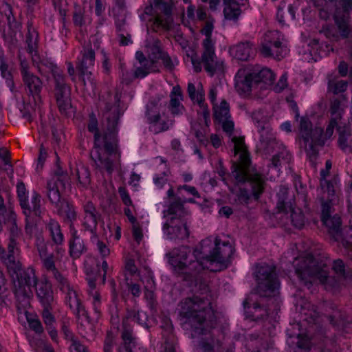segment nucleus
Listing matches in <instances>:
<instances>
[{
    "mask_svg": "<svg viewBox=\"0 0 352 352\" xmlns=\"http://www.w3.org/2000/svg\"><path fill=\"white\" fill-rule=\"evenodd\" d=\"M98 108L107 121V131L102 136L98 128V120L92 112L89 116L88 131L94 134V151L91 160L98 166L99 161L104 168L111 174L120 165L121 153L117 137L118 124L122 113L118 95L107 92L100 98Z\"/></svg>",
    "mask_w": 352,
    "mask_h": 352,
    "instance_id": "1",
    "label": "nucleus"
},
{
    "mask_svg": "<svg viewBox=\"0 0 352 352\" xmlns=\"http://www.w3.org/2000/svg\"><path fill=\"white\" fill-rule=\"evenodd\" d=\"M203 296L194 295L183 299L179 303V315L184 323L191 327L195 333H206L217 326L215 312L211 306V299L208 295L209 287L206 283L199 285Z\"/></svg>",
    "mask_w": 352,
    "mask_h": 352,
    "instance_id": "2",
    "label": "nucleus"
},
{
    "mask_svg": "<svg viewBox=\"0 0 352 352\" xmlns=\"http://www.w3.org/2000/svg\"><path fill=\"white\" fill-rule=\"evenodd\" d=\"M212 241L210 239L202 240L199 247H196L192 252L194 260L188 261L191 250L188 245H182L172 249L166 254L168 263L172 266L173 270L178 276H182L186 281H192L197 274H200L206 268L202 261V254H205V246H210Z\"/></svg>",
    "mask_w": 352,
    "mask_h": 352,
    "instance_id": "3",
    "label": "nucleus"
},
{
    "mask_svg": "<svg viewBox=\"0 0 352 352\" xmlns=\"http://www.w3.org/2000/svg\"><path fill=\"white\" fill-rule=\"evenodd\" d=\"M296 274L302 283L308 288L312 285L313 280L317 278L326 290L333 294L340 290L341 282L343 280L340 277L331 273L329 266L319 263L310 254L298 260L296 266Z\"/></svg>",
    "mask_w": 352,
    "mask_h": 352,
    "instance_id": "4",
    "label": "nucleus"
},
{
    "mask_svg": "<svg viewBox=\"0 0 352 352\" xmlns=\"http://www.w3.org/2000/svg\"><path fill=\"white\" fill-rule=\"evenodd\" d=\"M1 261L12 276L13 293L19 306L25 309L30 305V300L33 296L32 288L40 281L35 274L34 268H22L19 257L14 259Z\"/></svg>",
    "mask_w": 352,
    "mask_h": 352,
    "instance_id": "5",
    "label": "nucleus"
},
{
    "mask_svg": "<svg viewBox=\"0 0 352 352\" xmlns=\"http://www.w3.org/2000/svg\"><path fill=\"white\" fill-rule=\"evenodd\" d=\"M241 165H238L232 170V176L236 185L249 184L251 192L254 200L258 201L264 192L266 186L265 177L257 172L251 173L248 157L243 155Z\"/></svg>",
    "mask_w": 352,
    "mask_h": 352,
    "instance_id": "6",
    "label": "nucleus"
},
{
    "mask_svg": "<svg viewBox=\"0 0 352 352\" xmlns=\"http://www.w3.org/2000/svg\"><path fill=\"white\" fill-rule=\"evenodd\" d=\"M256 280L257 282L256 292L261 298L274 296L279 287V281L274 265L263 263L257 266Z\"/></svg>",
    "mask_w": 352,
    "mask_h": 352,
    "instance_id": "7",
    "label": "nucleus"
},
{
    "mask_svg": "<svg viewBox=\"0 0 352 352\" xmlns=\"http://www.w3.org/2000/svg\"><path fill=\"white\" fill-rule=\"evenodd\" d=\"M36 296L42 307L41 316L44 322L53 321V310L56 301L52 285L47 278H43L36 285Z\"/></svg>",
    "mask_w": 352,
    "mask_h": 352,
    "instance_id": "8",
    "label": "nucleus"
},
{
    "mask_svg": "<svg viewBox=\"0 0 352 352\" xmlns=\"http://www.w3.org/2000/svg\"><path fill=\"white\" fill-rule=\"evenodd\" d=\"M206 247L205 246V248ZM205 251V254H202V261L204 262V265H206L207 263H210V265L213 263H217L219 265V267L216 270L211 269L210 270L221 271L228 267V263L234 249L228 241L221 242V240L217 237L212 250L209 251V254L207 253L206 249Z\"/></svg>",
    "mask_w": 352,
    "mask_h": 352,
    "instance_id": "9",
    "label": "nucleus"
},
{
    "mask_svg": "<svg viewBox=\"0 0 352 352\" xmlns=\"http://www.w3.org/2000/svg\"><path fill=\"white\" fill-rule=\"evenodd\" d=\"M94 63L95 51L91 45L90 43L83 45L76 63V68L78 73L79 80L84 87L87 85V80L93 88L95 87L92 73L89 70L94 65Z\"/></svg>",
    "mask_w": 352,
    "mask_h": 352,
    "instance_id": "10",
    "label": "nucleus"
},
{
    "mask_svg": "<svg viewBox=\"0 0 352 352\" xmlns=\"http://www.w3.org/2000/svg\"><path fill=\"white\" fill-rule=\"evenodd\" d=\"M54 84L53 94L58 109L62 115L67 116L72 108L71 87L66 83L64 75L57 74Z\"/></svg>",
    "mask_w": 352,
    "mask_h": 352,
    "instance_id": "11",
    "label": "nucleus"
},
{
    "mask_svg": "<svg viewBox=\"0 0 352 352\" xmlns=\"http://www.w3.org/2000/svg\"><path fill=\"white\" fill-rule=\"evenodd\" d=\"M341 7H336L333 18L338 30L343 38L352 36V25L350 11L352 10V0H340Z\"/></svg>",
    "mask_w": 352,
    "mask_h": 352,
    "instance_id": "12",
    "label": "nucleus"
},
{
    "mask_svg": "<svg viewBox=\"0 0 352 352\" xmlns=\"http://www.w3.org/2000/svg\"><path fill=\"white\" fill-rule=\"evenodd\" d=\"M252 118L258 128L260 133V141L262 147L266 153H270L274 151L278 142L267 123L265 122L264 116L259 111L252 113Z\"/></svg>",
    "mask_w": 352,
    "mask_h": 352,
    "instance_id": "13",
    "label": "nucleus"
},
{
    "mask_svg": "<svg viewBox=\"0 0 352 352\" xmlns=\"http://www.w3.org/2000/svg\"><path fill=\"white\" fill-rule=\"evenodd\" d=\"M67 179V173L58 168L55 171L54 175L47 182L46 195L52 205H55L58 208L61 207L60 188H65Z\"/></svg>",
    "mask_w": 352,
    "mask_h": 352,
    "instance_id": "14",
    "label": "nucleus"
},
{
    "mask_svg": "<svg viewBox=\"0 0 352 352\" xmlns=\"http://www.w3.org/2000/svg\"><path fill=\"white\" fill-rule=\"evenodd\" d=\"M331 199L322 201L321 203V221L328 228L329 234L333 239L338 241L341 238L342 221L339 215H331L332 202Z\"/></svg>",
    "mask_w": 352,
    "mask_h": 352,
    "instance_id": "15",
    "label": "nucleus"
},
{
    "mask_svg": "<svg viewBox=\"0 0 352 352\" xmlns=\"http://www.w3.org/2000/svg\"><path fill=\"white\" fill-rule=\"evenodd\" d=\"M164 53L160 41L156 39L149 47L148 57L142 51H138L135 53V58L138 63L142 65L149 74L151 72H158L160 70L157 64Z\"/></svg>",
    "mask_w": 352,
    "mask_h": 352,
    "instance_id": "16",
    "label": "nucleus"
},
{
    "mask_svg": "<svg viewBox=\"0 0 352 352\" xmlns=\"http://www.w3.org/2000/svg\"><path fill=\"white\" fill-rule=\"evenodd\" d=\"M277 35V32L265 34V43L260 49L261 54L264 57L274 56L275 58L280 60L287 54L289 50L287 46L283 45Z\"/></svg>",
    "mask_w": 352,
    "mask_h": 352,
    "instance_id": "17",
    "label": "nucleus"
},
{
    "mask_svg": "<svg viewBox=\"0 0 352 352\" xmlns=\"http://www.w3.org/2000/svg\"><path fill=\"white\" fill-rule=\"evenodd\" d=\"M166 238L175 242L184 241L189 237L190 231L186 220L174 221L168 218L162 228Z\"/></svg>",
    "mask_w": 352,
    "mask_h": 352,
    "instance_id": "18",
    "label": "nucleus"
},
{
    "mask_svg": "<svg viewBox=\"0 0 352 352\" xmlns=\"http://www.w3.org/2000/svg\"><path fill=\"white\" fill-rule=\"evenodd\" d=\"M16 190L20 206L26 217H30L32 213H34L35 216H40L41 213V195L38 192H34L31 201L32 206H30L26 196L25 186L22 182L17 184Z\"/></svg>",
    "mask_w": 352,
    "mask_h": 352,
    "instance_id": "19",
    "label": "nucleus"
},
{
    "mask_svg": "<svg viewBox=\"0 0 352 352\" xmlns=\"http://www.w3.org/2000/svg\"><path fill=\"white\" fill-rule=\"evenodd\" d=\"M159 99L151 100L146 104V116L148 122L150 124L149 131L157 134L166 131L169 129L168 123L162 120L160 122L161 116L158 108Z\"/></svg>",
    "mask_w": 352,
    "mask_h": 352,
    "instance_id": "20",
    "label": "nucleus"
},
{
    "mask_svg": "<svg viewBox=\"0 0 352 352\" xmlns=\"http://www.w3.org/2000/svg\"><path fill=\"white\" fill-rule=\"evenodd\" d=\"M10 228V238L7 249L0 247V258L1 261L14 259L19 257L20 250L19 248V239L21 237V232L16 224V220L11 222ZM10 263V261H8Z\"/></svg>",
    "mask_w": 352,
    "mask_h": 352,
    "instance_id": "21",
    "label": "nucleus"
},
{
    "mask_svg": "<svg viewBox=\"0 0 352 352\" xmlns=\"http://www.w3.org/2000/svg\"><path fill=\"white\" fill-rule=\"evenodd\" d=\"M155 6L160 10L164 14V17L157 15L153 21L151 25V29L157 32L160 28L169 30L171 28L173 19L172 18V7L166 0H155Z\"/></svg>",
    "mask_w": 352,
    "mask_h": 352,
    "instance_id": "22",
    "label": "nucleus"
},
{
    "mask_svg": "<svg viewBox=\"0 0 352 352\" xmlns=\"http://www.w3.org/2000/svg\"><path fill=\"white\" fill-rule=\"evenodd\" d=\"M202 47L201 62L205 70L212 76L221 68V64L216 60L214 42L202 41Z\"/></svg>",
    "mask_w": 352,
    "mask_h": 352,
    "instance_id": "23",
    "label": "nucleus"
},
{
    "mask_svg": "<svg viewBox=\"0 0 352 352\" xmlns=\"http://www.w3.org/2000/svg\"><path fill=\"white\" fill-rule=\"evenodd\" d=\"M120 338L121 341L116 348V351L135 352L138 339L133 332V327H129L124 322V325H122Z\"/></svg>",
    "mask_w": 352,
    "mask_h": 352,
    "instance_id": "24",
    "label": "nucleus"
},
{
    "mask_svg": "<svg viewBox=\"0 0 352 352\" xmlns=\"http://www.w3.org/2000/svg\"><path fill=\"white\" fill-rule=\"evenodd\" d=\"M25 90L28 96H32L34 105L41 102V93L43 90V82L41 78L33 73L22 78Z\"/></svg>",
    "mask_w": 352,
    "mask_h": 352,
    "instance_id": "25",
    "label": "nucleus"
},
{
    "mask_svg": "<svg viewBox=\"0 0 352 352\" xmlns=\"http://www.w3.org/2000/svg\"><path fill=\"white\" fill-rule=\"evenodd\" d=\"M161 327L162 329V335L164 339V352H177V341L173 333V325L171 320L168 318H164Z\"/></svg>",
    "mask_w": 352,
    "mask_h": 352,
    "instance_id": "26",
    "label": "nucleus"
},
{
    "mask_svg": "<svg viewBox=\"0 0 352 352\" xmlns=\"http://www.w3.org/2000/svg\"><path fill=\"white\" fill-rule=\"evenodd\" d=\"M71 237L69 240V253L73 259H77L86 252L87 249L83 240L77 234L73 224H70Z\"/></svg>",
    "mask_w": 352,
    "mask_h": 352,
    "instance_id": "27",
    "label": "nucleus"
},
{
    "mask_svg": "<svg viewBox=\"0 0 352 352\" xmlns=\"http://www.w3.org/2000/svg\"><path fill=\"white\" fill-rule=\"evenodd\" d=\"M134 71L132 72L126 69L124 64H120V75L122 83L129 85L134 79H142L149 74L142 65H140L139 66L134 65Z\"/></svg>",
    "mask_w": 352,
    "mask_h": 352,
    "instance_id": "28",
    "label": "nucleus"
},
{
    "mask_svg": "<svg viewBox=\"0 0 352 352\" xmlns=\"http://www.w3.org/2000/svg\"><path fill=\"white\" fill-rule=\"evenodd\" d=\"M186 201H182L180 197H177L171 201L167 210L164 211V217L173 218L174 221L185 220L184 217L186 215L184 204Z\"/></svg>",
    "mask_w": 352,
    "mask_h": 352,
    "instance_id": "29",
    "label": "nucleus"
},
{
    "mask_svg": "<svg viewBox=\"0 0 352 352\" xmlns=\"http://www.w3.org/2000/svg\"><path fill=\"white\" fill-rule=\"evenodd\" d=\"M230 54L235 58L247 61L254 56V50L249 41L241 42L230 48Z\"/></svg>",
    "mask_w": 352,
    "mask_h": 352,
    "instance_id": "30",
    "label": "nucleus"
},
{
    "mask_svg": "<svg viewBox=\"0 0 352 352\" xmlns=\"http://www.w3.org/2000/svg\"><path fill=\"white\" fill-rule=\"evenodd\" d=\"M32 60L33 64L37 67L41 74L45 72H50L52 73L54 80H55V76L57 74L64 75L56 64L48 59L41 58L38 53L34 54Z\"/></svg>",
    "mask_w": 352,
    "mask_h": 352,
    "instance_id": "31",
    "label": "nucleus"
},
{
    "mask_svg": "<svg viewBox=\"0 0 352 352\" xmlns=\"http://www.w3.org/2000/svg\"><path fill=\"white\" fill-rule=\"evenodd\" d=\"M170 103L168 109L173 116L182 115L185 111L184 105L181 103L183 100L182 91L179 86L173 87L170 94Z\"/></svg>",
    "mask_w": 352,
    "mask_h": 352,
    "instance_id": "32",
    "label": "nucleus"
},
{
    "mask_svg": "<svg viewBox=\"0 0 352 352\" xmlns=\"http://www.w3.org/2000/svg\"><path fill=\"white\" fill-rule=\"evenodd\" d=\"M129 320L136 322L142 327H148V316L143 311H140L135 307L133 308H126V314L122 318V325H124V322H126L128 326L132 327L129 323Z\"/></svg>",
    "mask_w": 352,
    "mask_h": 352,
    "instance_id": "33",
    "label": "nucleus"
},
{
    "mask_svg": "<svg viewBox=\"0 0 352 352\" xmlns=\"http://www.w3.org/2000/svg\"><path fill=\"white\" fill-rule=\"evenodd\" d=\"M250 74L252 75L256 85H261V89L264 88L266 85H272L275 79L272 71L265 67L259 70H254Z\"/></svg>",
    "mask_w": 352,
    "mask_h": 352,
    "instance_id": "34",
    "label": "nucleus"
},
{
    "mask_svg": "<svg viewBox=\"0 0 352 352\" xmlns=\"http://www.w3.org/2000/svg\"><path fill=\"white\" fill-rule=\"evenodd\" d=\"M289 189L285 186H281L277 192L276 208L279 212L288 213V209L293 206L294 199L288 196Z\"/></svg>",
    "mask_w": 352,
    "mask_h": 352,
    "instance_id": "35",
    "label": "nucleus"
},
{
    "mask_svg": "<svg viewBox=\"0 0 352 352\" xmlns=\"http://www.w3.org/2000/svg\"><path fill=\"white\" fill-rule=\"evenodd\" d=\"M232 141L234 142V155H237L240 153L239 160L236 162H233L232 164L231 169L232 170L235 169V167L238 165H241L243 162V156L245 155L248 157L250 164H251V159L250 153L247 151L246 146L245 145L244 138L242 137H234L232 139Z\"/></svg>",
    "mask_w": 352,
    "mask_h": 352,
    "instance_id": "36",
    "label": "nucleus"
},
{
    "mask_svg": "<svg viewBox=\"0 0 352 352\" xmlns=\"http://www.w3.org/2000/svg\"><path fill=\"white\" fill-rule=\"evenodd\" d=\"M0 73L1 76L5 79L7 85L13 91L14 83L12 69L9 66L8 58L5 55L4 50L0 52Z\"/></svg>",
    "mask_w": 352,
    "mask_h": 352,
    "instance_id": "37",
    "label": "nucleus"
},
{
    "mask_svg": "<svg viewBox=\"0 0 352 352\" xmlns=\"http://www.w3.org/2000/svg\"><path fill=\"white\" fill-rule=\"evenodd\" d=\"M216 327L212 328L210 331H207L206 333H195L194 329L190 327L192 329V335L193 336H207L208 337L203 338L199 342V348L201 352H214V346L217 344H219V341L215 340L212 335V331Z\"/></svg>",
    "mask_w": 352,
    "mask_h": 352,
    "instance_id": "38",
    "label": "nucleus"
},
{
    "mask_svg": "<svg viewBox=\"0 0 352 352\" xmlns=\"http://www.w3.org/2000/svg\"><path fill=\"white\" fill-rule=\"evenodd\" d=\"M46 229L49 231L52 240L56 245H60L63 243L64 236L60 225L57 221L51 219L46 224Z\"/></svg>",
    "mask_w": 352,
    "mask_h": 352,
    "instance_id": "39",
    "label": "nucleus"
},
{
    "mask_svg": "<svg viewBox=\"0 0 352 352\" xmlns=\"http://www.w3.org/2000/svg\"><path fill=\"white\" fill-rule=\"evenodd\" d=\"M60 199L62 200L61 207H56L55 205H52L57 210V213L60 216L65 215L66 220L71 222L72 224V221H75L77 217L76 212L75 210L74 206L67 201L62 196L60 195Z\"/></svg>",
    "mask_w": 352,
    "mask_h": 352,
    "instance_id": "40",
    "label": "nucleus"
},
{
    "mask_svg": "<svg viewBox=\"0 0 352 352\" xmlns=\"http://www.w3.org/2000/svg\"><path fill=\"white\" fill-rule=\"evenodd\" d=\"M38 34L31 25L28 26L25 42L27 44V52L32 56L34 54L38 53Z\"/></svg>",
    "mask_w": 352,
    "mask_h": 352,
    "instance_id": "41",
    "label": "nucleus"
},
{
    "mask_svg": "<svg viewBox=\"0 0 352 352\" xmlns=\"http://www.w3.org/2000/svg\"><path fill=\"white\" fill-rule=\"evenodd\" d=\"M235 87L239 92L243 94L249 93L253 87H257L254 83V78L251 74H247L243 78L240 77L236 80Z\"/></svg>",
    "mask_w": 352,
    "mask_h": 352,
    "instance_id": "42",
    "label": "nucleus"
},
{
    "mask_svg": "<svg viewBox=\"0 0 352 352\" xmlns=\"http://www.w3.org/2000/svg\"><path fill=\"white\" fill-rule=\"evenodd\" d=\"M214 118L219 121H225L230 118V106L226 100L221 102L219 106H214Z\"/></svg>",
    "mask_w": 352,
    "mask_h": 352,
    "instance_id": "43",
    "label": "nucleus"
},
{
    "mask_svg": "<svg viewBox=\"0 0 352 352\" xmlns=\"http://www.w3.org/2000/svg\"><path fill=\"white\" fill-rule=\"evenodd\" d=\"M288 212H290L292 224L297 229H302L305 226V218L301 209L292 206L288 209Z\"/></svg>",
    "mask_w": 352,
    "mask_h": 352,
    "instance_id": "44",
    "label": "nucleus"
},
{
    "mask_svg": "<svg viewBox=\"0 0 352 352\" xmlns=\"http://www.w3.org/2000/svg\"><path fill=\"white\" fill-rule=\"evenodd\" d=\"M78 182L83 188H87L91 184V174L89 168L81 165L76 168Z\"/></svg>",
    "mask_w": 352,
    "mask_h": 352,
    "instance_id": "45",
    "label": "nucleus"
},
{
    "mask_svg": "<svg viewBox=\"0 0 352 352\" xmlns=\"http://www.w3.org/2000/svg\"><path fill=\"white\" fill-rule=\"evenodd\" d=\"M51 277L55 280L56 285L61 292H68L72 285L68 278L58 270L51 274Z\"/></svg>",
    "mask_w": 352,
    "mask_h": 352,
    "instance_id": "46",
    "label": "nucleus"
},
{
    "mask_svg": "<svg viewBox=\"0 0 352 352\" xmlns=\"http://www.w3.org/2000/svg\"><path fill=\"white\" fill-rule=\"evenodd\" d=\"M224 5L226 7L223 10V13L226 19L229 20H237L241 12L238 3L235 1V3Z\"/></svg>",
    "mask_w": 352,
    "mask_h": 352,
    "instance_id": "47",
    "label": "nucleus"
},
{
    "mask_svg": "<svg viewBox=\"0 0 352 352\" xmlns=\"http://www.w3.org/2000/svg\"><path fill=\"white\" fill-rule=\"evenodd\" d=\"M305 151L309 159V162L313 168H316L318 157V149L317 147L319 146V145L308 142L305 143Z\"/></svg>",
    "mask_w": 352,
    "mask_h": 352,
    "instance_id": "48",
    "label": "nucleus"
},
{
    "mask_svg": "<svg viewBox=\"0 0 352 352\" xmlns=\"http://www.w3.org/2000/svg\"><path fill=\"white\" fill-rule=\"evenodd\" d=\"M323 134V129L321 127H315L308 133L309 142L310 144H318L319 146H322L324 141L322 139Z\"/></svg>",
    "mask_w": 352,
    "mask_h": 352,
    "instance_id": "49",
    "label": "nucleus"
},
{
    "mask_svg": "<svg viewBox=\"0 0 352 352\" xmlns=\"http://www.w3.org/2000/svg\"><path fill=\"white\" fill-rule=\"evenodd\" d=\"M312 124L307 117H302L300 121V131L305 143L309 142L308 133L312 129Z\"/></svg>",
    "mask_w": 352,
    "mask_h": 352,
    "instance_id": "50",
    "label": "nucleus"
},
{
    "mask_svg": "<svg viewBox=\"0 0 352 352\" xmlns=\"http://www.w3.org/2000/svg\"><path fill=\"white\" fill-rule=\"evenodd\" d=\"M100 215H89L85 216L82 226L86 230L89 231L92 234L96 233L98 220L100 219Z\"/></svg>",
    "mask_w": 352,
    "mask_h": 352,
    "instance_id": "51",
    "label": "nucleus"
},
{
    "mask_svg": "<svg viewBox=\"0 0 352 352\" xmlns=\"http://www.w3.org/2000/svg\"><path fill=\"white\" fill-rule=\"evenodd\" d=\"M9 294L7 280L3 273L0 271V306L3 307L6 305V300Z\"/></svg>",
    "mask_w": 352,
    "mask_h": 352,
    "instance_id": "52",
    "label": "nucleus"
},
{
    "mask_svg": "<svg viewBox=\"0 0 352 352\" xmlns=\"http://www.w3.org/2000/svg\"><path fill=\"white\" fill-rule=\"evenodd\" d=\"M347 86V82L344 80L335 81L334 80L329 79L328 82L329 91L334 94H338L344 91L346 89Z\"/></svg>",
    "mask_w": 352,
    "mask_h": 352,
    "instance_id": "53",
    "label": "nucleus"
},
{
    "mask_svg": "<svg viewBox=\"0 0 352 352\" xmlns=\"http://www.w3.org/2000/svg\"><path fill=\"white\" fill-rule=\"evenodd\" d=\"M65 294V303L69 306L70 309L72 307H74L75 305L78 304V302L80 300L78 298V295L76 291L74 289V287L72 286L69 287L68 292H62Z\"/></svg>",
    "mask_w": 352,
    "mask_h": 352,
    "instance_id": "54",
    "label": "nucleus"
},
{
    "mask_svg": "<svg viewBox=\"0 0 352 352\" xmlns=\"http://www.w3.org/2000/svg\"><path fill=\"white\" fill-rule=\"evenodd\" d=\"M330 272L332 274H335L344 280L346 278V271L343 261L341 259L333 261Z\"/></svg>",
    "mask_w": 352,
    "mask_h": 352,
    "instance_id": "55",
    "label": "nucleus"
},
{
    "mask_svg": "<svg viewBox=\"0 0 352 352\" xmlns=\"http://www.w3.org/2000/svg\"><path fill=\"white\" fill-rule=\"evenodd\" d=\"M338 31L340 30H338ZM320 33L324 34L325 37L331 41H338L340 38H344L342 36L340 32H339L338 34L337 30L333 26L327 25L322 27V30H320Z\"/></svg>",
    "mask_w": 352,
    "mask_h": 352,
    "instance_id": "56",
    "label": "nucleus"
},
{
    "mask_svg": "<svg viewBox=\"0 0 352 352\" xmlns=\"http://www.w3.org/2000/svg\"><path fill=\"white\" fill-rule=\"evenodd\" d=\"M252 196V193L250 194L246 188L240 187L236 194V201L239 204L248 206L251 200Z\"/></svg>",
    "mask_w": 352,
    "mask_h": 352,
    "instance_id": "57",
    "label": "nucleus"
},
{
    "mask_svg": "<svg viewBox=\"0 0 352 352\" xmlns=\"http://www.w3.org/2000/svg\"><path fill=\"white\" fill-rule=\"evenodd\" d=\"M70 322L67 318H63L60 320V333L63 335L64 338L67 340L72 341L75 338V336L70 330Z\"/></svg>",
    "mask_w": 352,
    "mask_h": 352,
    "instance_id": "58",
    "label": "nucleus"
},
{
    "mask_svg": "<svg viewBox=\"0 0 352 352\" xmlns=\"http://www.w3.org/2000/svg\"><path fill=\"white\" fill-rule=\"evenodd\" d=\"M16 220V214L12 210L5 209L0 212V231L3 230V225L9 224Z\"/></svg>",
    "mask_w": 352,
    "mask_h": 352,
    "instance_id": "59",
    "label": "nucleus"
},
{
    "mask_svg": "<svg viewBox=\"0 0 352 352\" xmlns=\"http://www.w3.org/2000/svg\"><path fill=\"white\" fill-rule=\"evenodd\" d=\"M44 268L50 274L58 270L55 266L54 255L50 253V255L41 259Z\"/></svg>",
    "mask_w": 352,
    "mask_h": 352,
    "instance_id": "60",
    "label": "nucleus"
},
{
    "mask_svg": "<svg viewBox=\"0 0 352 352\" xmlns=\"http://www.w3.org/2000/svg\"><path fill=\"white\" fill-rule=\"evenodd\" d=\"M196 101L201 109L203 110V116L205 121L207 122V119L209 118L210 112L208 108V105L204 103V92L198 91L195 97Z\"/></svg>",
    "mask_w": 352,
    "mask_h": 352,
    "instance_id": "61",
    "label": "nucleus"
},
{
    "mask_svg": "<svg viewBox=\"0 0 352 352\" xmlns=\"http://www.w3.org/2000/svg\"><path fill=\"white\" fill-rule=\"evenodd\" d=\"M30 344L35 352H43L49 346L45 340L38 338H32L30 340Z\"/></svg>",
    "mask_w": 352,
    "mask_h": 352,
    "instance_id": "62",
    "label": "nucleus"
},
{
    "mask_svg": "<svg viewBox=\"0 0 352 352\" xmlns=\"http://www.w3.org/2000/svg\"><path fill=\"white\" fill-rule=\"evenodd\" d=\"M115 345V338L111 331L107 333L104 340L103 351L104 352H113Z\"/></svg>",
    "mask_w": 352,
    "mask_h": 352,
    "instance_id": "63",
    "label": "nucleus"
},
{
    "mask_svg": "<svg viewBox=\"0 0 352 352\" xmlns=\"http://www.w3.org/2000/svg\"><path fill=\"white\" fill-rule=\"evenodd\" d=\"M320 186L324 192L328 194V199L333 200V197L335 196V190L333 184L330 181L326 179L320 180Z\"/></svg>",
    "mask_w": 352,
    "mask_h": 352,
    "instance_id": "64",
    "label": "nucleus"
}]
</instances>
